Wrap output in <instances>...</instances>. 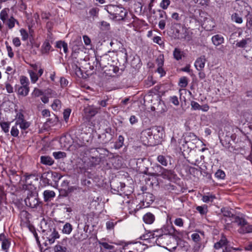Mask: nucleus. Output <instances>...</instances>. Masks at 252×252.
Segmentation results:
<instances>
[{"instance_id":"nucleus-21","label":"nucleus","mask_w":252,"mask_h":252,"mask_svg":"<svg viewBox=\"0 0 252 252\" xmlns=\"http://www.w3.org/2000/svg\"><path fill=\"white\" fill-rule=\"evenodd\" d=\"M154 171L152 172H145V174H148L152 176L159 177L161 173L163 167L158 164H156L153 167Z\"/></svg>"},{"instance_id":"nucleus-30","label":"nucleus","mask_w":252,"mask_h":252,"mask_svg":"<svg viewBox=\"0 0 252 252\" xmlns=\"http://www.w3.org/2000/svg\"><path fill=\"white\" fill-rule=\"evenodd\" d=\"M16 125H19L21 130L27 129L31 126V123L24 120L18 123H15Z\"/></svg>"},{"instance_id":"nucleus-14","label":"nucleus","mask_w":252,"mask_h":252,"mask_svg":"<svg viewBox=\"0 0 252 252\" xmlns=\"http://www.w3.org/2000/svg\"><path fill=\"white\" fill-rule=\"evenodd\" d=\"M122 165V160L119 157H113L109 158V162H106L105 169H109L112 168V166L115 169H119Z\"/></svg>"},{"instance_id":"nucleus-29","label":"nucleus","mask_w":252,"mask_h":252,"mask_svg":"<svg viewBox=\"0 0 252 252\" xmlns=\"http://www.w3.org/2000/svg\"><path fill=\"white\" fill-rule=\"evenodd\" d=\"M43 196L45 201H47L55 197V193L53 190H46L43 192Z\"/></svg>"},{"instance_id":"nucleus-50","label":"nucleus","mask_w":252,"mask_h":252,"mask_svg":"<svg viewBox=\"0 0 252 252\" xmlns=\"http://www.w3.org/2000/svg\"><path fill=\"white\" fill-rule=\"evenodd\" d=\"M79 233H78L77 235H74V238H75V240H76L78 241H79V242L82 241L84 240H85L88 237V235L87 234L84 233L82 232L81 233L80 235H79Z\"/></svg>"},{"instance_id":"nucleus-47","label":"nucleus","mask_w":252,"mask_h":252,"mask_svg":"<svg viewBox=\"0 0 252 252\" xmlns=\"http://www.w3.org/2000/svg\"><path fill=\"white\" fill-rule=\"evenodd\" d=\"M10 134L11 135L14 137H18L19 134V129L17 128V125H16V124L12 126L11 131H10Z\"/></svg>"},{"instance_id":"nucleus-38","label":"nucleus","mask_w":252,"mask_h":252,"mask_svg":"<svg viewBox=\"0 0 252 252\" xmlns=\"http://www.w3.org/2000/svg\"><path fill=\"white\" fill-rule=\"evenodd\" d=\"M196 210L200 214V215H206L208 212V207L206 205L198 206L196 207Z\"/></svg>"},{"instance_id":"nucleus-11","label":"nucleus","mask_w":252,"mask_h":252,"mask_svg":"<svg viewBox=\"0 0 252 252\" xmlns=\"http://www.w3.org/2000/svg\"><path fill=\"white\" fill-rule=\"evenodd\" d=\"M19 216L21 224L28 227L31 230L33 227V226L30 223V220L31 215L28 211L22 210L20 212Z\"/></svg>"},{"instance_id":"nucleus-37","label":"nucleus","mask_w":252,"mask_h":252,"mask_svg":"<svg viewBox=\"0 0 252 252\" xmlns=\"http://www.w3.org/2000/svg\"><path fill=\"white\" fill-rule=\"evenodd\" d=\"M9 11V10L8 8H4L0 11V19L3 21V23L6 22V20L8 18V13Z\"/></svg>"},{"instance_id":"nucleus-36","label":"nucleus","mask_w":252,"mask_h":252,"mask_svg":"<svg viewBox=\"0 0 252 252\" xmlns=\"http://www.w3.org/2000/svg\"><path fill=\"white\" fill-rule=\"evenodd\" d=\"M250 42H251V39L250 38H247L243 39L239 42H237L236 44V45L238 47L245 48L246 47L247 43Z\"/></svg>"},{"instance_id":"nucleus-16","label":"nucleus","mask_w":252,"mask_h":252,"mask_svg":"<svg viewBox=\"0 0 252 252\" xmlns=\"http://www.w3.org/2000/svg\"><path fill=\"white\" fill-rule=\"evenodd\" d=\"M130 23L132 24L133 27L139 30L147 25L144 20L138 19L134 14Z\"/></svg>"},{"instance_id":"nucleus-9","label":"nucleus","mask_w":252,"mask_h":252,"mask_svg":"<svg viewBox=\"0 0 252 252\" xmlns=\"http://www.w3.org/2000/svg\"><path fill=\"white\" fill-rule=\"evenodd\" d=\"M26 205L31 208H40L42 207V202L39 200L37 194L32 193L28 194L25 199Z\"/></svg>"},{"instance_id":"nucleus-8","label":"nucleus","mask_w":252,"mask_h":252,"mask_svg":"<svg viewBox=\"0 0 252 252\" xmlns=\"http://www.w3.org/2000/svg\"><path fill=\"white\" fill-rule=\"evenodd\" d=\"M92 150H94L95 154V157H92L90 158V161L91 165L93 166H95L96 165L99 164L101 162H103L105 158V156H107L108 153V151L103 148H95L92 149Z\"/></svg>"},{"instance_id":"nucleus-26","label":"nucleus","mask_w":252,"mask_h":252,"mask_svg":"<svg viewBox=\"0 0 252 252\" xmlns=\"http://www.w3.org/2000/svg\"><path fill=\"white\" fill-rule=\"evenodd\" d=\"M40 162L46 165L51 166L54 163V159L48 156H42L40 157Z\"/></svg>"},{"instance_id":"nucleus-44","label":"nucleus","mask_w":252,"mask_h":252,"mask_svg":"<svg viewBox=\"0 0 252 252\" xmlns=\"http://www.w3.org/2000/svg\"><path fill=\"white\" fill-rule=\"evenodd\" d=\"M157 160L163 166H167L168 161L166 158L163 155H159L157 157Z\"/></svg>"},{"instance_id":"nucleus-31","label":"nucleus","mask_w":252,"mask_h":252,"mask_svg":"<svg viewBox=\"0 0 252 252\" xmlns=\"http://www.w3.org/2000/svg\"><path fill=\"white\" fill-rule=\"evenodd\" d=\"M173 55L176 60L179 61L184 56V53L180 49L175 48L173 51Z\"/></svg>"},{"instance_id":"nucleus-25","label":"nucleus","mask_w":252,"mask_h":252,"mask_svg":"<svg viewBox=\"0 0 252 252\" xmlns=\"http://www.w3.org/2000/svg\"><path fill=\"white\" fill-rule=\"evenodd\" d=\"M211 40L214 45L218 46L224 42V38L220 34H216L212 37Z\"/></svg>"},{"instance_id":"nucleus-59","label":"nucleus","mask_w":252,"mask_h":252,"mask_svg":"<svg viewBox=\"0 0 252 252\" xmlns=\"http://www.w3.org/2000/svg\"><path fill=\"white\" fill-rule=\"evenodd\" d=\"M9 123L8 122H2L0 124L1 129L5 133H7L9 129Z\"/></svg>"},{"instance_id":"nucleus-5","label":"nucleus","mask_w":252,"mask_h":252,"mask_svg":"<svg viewBox=\"0 0 252 252\" xmlns=\"http://www.w3.org/2000/svg\"><path fill=\"white\" fill-rule=\"evenodd\" d=\"M173 30L175 37L183 41H189L191 39V36L189 30L180 23H174L172 25Z\"/></svg>"},{"instance_id":"nucleus-35","label":"nucleus","mask_w":252,"mask_h":252,"mask_svg":"<svg viewBox=\"0 0 252 252\" xmlns=\"http://www.w3.org/2000/svg\"><path fill=\"white\" fill-rule=\"evenodd\" d=\"M72 225L68 222L65 223L62 229V232L64 234H69L72 230Z\"/></svg>"},{"instance_id":"nucleus-10","label":"nucleus","mask_w":252,"mask_h":252,"mask_svg":"<svg viewBox=\"0 0 252 252\" xmlns=\"http://www.w3.org/2000/svg\"><path fill=\"white\" fill-rule=\"evenodd\" d=\"M111 189L114 194L122 195L125 193V184L119 182L118 180L113 179L110 182Z\"/></svg>"},{"instance_id":"nucleus-51","label":"nucleus","mask_w":252,"mask_h":252,"mask_svg":"<svg viewBox=\"0 0 252 252\" xmlns=\"http://www.w3.org/2000/svg\"><path fill=\"white\" fill-rule=\"evenodd\" d=\"M98 244L103 247V249L108 250H112L114 249V246L113 245H109L106 242H103L98 241Z\"/></svg>"},{"instance_id":"nucleus-19","label":"nucleus","mask_w":252,"mask_h":252,"mask_svg":"<svg viewBox=\"0 0 252 252\" xmlns=\"http://www.w3.org/2000/svg\"><path fill=\"white\" fill-rule=\"evenodd\" d=\"M155 128L153 129V127H152L150 128H147L143 130L142 132V135L146 137L149 142H152V141H151L154 140L153 134V133L157 132Z\"/></svg>"},{"instance_id":"nucleus-4","label":"nucleus","mask_w":252,"mask_h":252,"mask_svg":"<svg viewBox=\"0 0 252 252\" xmlns=\"http://www.w3.org/2000/svg\"><path fill=\"white\" fill-rule=\"evenodd\" d=\"M152 231L155 243L157 245L162 246L165 242L162 241V239H169L170 235L175 233V229L173 226L164 225L160 229H156Z\"/></svg>"},{"instance_id":"nucleus-58","label":"nucleus","mask_w":252,"mask_h":252,"mask_svg":"<svg viewBox=\"0 0 252 252\" xmlns=\"http://www.w3.org/2000/svg\"><path fill=\"white\" fill-rule=\"evenodd\" d=\"M43 94V92L38 89V88H34L32 94V96L33 97H39V96H41V95H42Z\"/></svg>"},{"instance_id":"nucleus-22","label":"nucleus","mask_w":252,"mask_h":252,"mask_svg":"<svg viewBox=\"0 0 252 252\" xmlns=\"http://www.w3.org/2000/svg\"><path fill=\"white\" fill-rule=\"evenodd\" d=\"M143 221L148 224H151L155 220V215L151 212H148L143 215L142 218Z\"/></svg>"},{"instance_id":"nucleus-24","label":"nucleus","mask_w":252,"mask_h":252,"mask_svg":"<svg viewBox=\"0 0 252 252\" xmlns=\"http://www.w3.org/2000/svg\"><path fill=\"white\" fill-rule=\"evenodd\" d=\"M84 112L88 118L94 116L98 112L97 109L92 106H88L85 108Z\"/></svg>"},{"instance_id":"nucleus-49","label":"nucleus","mask_w":252,"mask_h":252,"mask_svg":"<svg viewBox=\"0 0 252 252\" xmlns=\"http://www.w3.org/2000/svg\"><path fill=\"white\" fill-rule=\"evenodd\" d=\"M71 112V110L70 108H66L64 110V111L63 112V117L64 120L66 123H67L68 121V119H69Z\"/></svg>"},{"instance_id":"nucleus-1","label":"nucleus","mask_w":252,"mask_h":252,"mask_svg":"<svg viewBox=\"0 0 252 252\" xmlns=\"http://www.w3.org/2000/svg\"><path fill=\"white\" fill-rule=\"evenodd\" d=\"M221 212L222 214L221 220L224 223L225 229H229L232 223H235L239 227L238 231L240 234L252 233V224H249L245 219L234 215L227 207L221 208Z\"/></svg>"},{"instance_id":"nucleus-34","label":"nucleus","mask_w":252,"mask_h":252,"mask_svg":"<svg viewBox=\"0 0 252 252\" xmlns=\"http://www.w3.org/2000/svg\"><path fill=\"white\" fill-rule=\"evenodd\" d=\"M51 107L53 110L56 111H59L62 107V103L61 100L58 99H54L53 103L51 105Z\"/></svg>"},{"instance_id":"nucleus-32","label":"nucleus","mask_w":252,"mask_h":252,"mask_svg":"<svg viewBox=\"0 0 252 252\" xmlns=\"http://www.w3.org/2000/svg\"><path fill=\"white\" fill-rule=\"evenodd\" d=\"M15 23L19 25L18 21L13 16H11L6 21V25L9 29H11L14 27Z\"/></svg>"},{"instance_id":"nucleus-64","label":"nucleus","mask_w":252,"mask_h":252,"mask_svg":"<svg viewBox=\"0 0 252 252\" xmlns=\"http://www.w3.org/2000/svg\"><path fill=\"white\" fill-rule=\"evenodd\" d=\"M170 4V0H162L160 3V6L163 9H166Z\"/></svg>"},{"instance_id":"nucleus-55","label":"nucleus","mask_w":252,"mask_h":252,"mask_svg":"<svg viewBox=\"0 0 252 252\" xmlns=\"http://www.w3.org/2000/svg\"><path fill=\"white\" fill-rule=\"evenodd\" d=\"M117 222H114L113 220H109L106 223V227L107 230H112L114 228L115 226L117 224Z\"/></svg>"},{"instance_id":"nucleus-33","label":"nucleus","mask_w":252,"mask_h":252,"mask_svg":"<svg viewBox=\"0 0 252 252\" xmlns=\"http://www.w3.org/2000/svg\"><path fill=\"white\" fill-rule=\"evenodd\" d=\"M124 137L123 136L120 135L118 137V140L115 142L114 147L116 149H119L124 145Z\"/></svg>"},{"instance_id":"nucleus-6","label":"nucleus","mask_w":252,"mask_h":252,"mask_svg":"<svg viewBox=\"0 0 252 252\" xmlns=\"http://www.w3.org/2000/svg\"><path fill=\"white\" fill-rule=\"evenodd\" d=\"M48 226V228L43 230V237L47 244L51 245L60 238V235L53 224Z\"/></svg>"},{"instance_id":"nucleus-60","label":"nucleus","mask_w":252,"mask_h":252,"mask_svg":"<svg viewBox=\"0 0 252 252\" xmlns=\"http://www.w3.org/2000/svg\"><path fill=\"white\" fill-rule=\"evenodd\" d=\"M188 79L186 77H183L180 79L179 84L180 87L185 88L188 85Z\"/></svg>"},{"instance_id":"nucleus-45","label":"nucleus","mask_w":252,"mask_h":252,"mask_svg":"<svg viewBox=\"0 0 252 252\" xmlns=\"http://www.w3.org/2000/svg\"><path fill=\"white\" fill-rule=\"evenodd\" d=\"M53 156L56 159H60L65 158L66 154L63 152H55L53 153Z\"/></svg>"},{"instance_id":"nucleus-48","label":"nucleus","mask_w":252,"mask_h":252,"mask_svg":"<svg viewBox=\"0 0 252 252\" xmlns=\"http://www.w3.org/2000/svg\"><path fill=\"white\" fill-rule=\"evenodd\" d=\"M153 42L158 44L161 47L164 46L163 41L162 40L161 37L159 36H154L153 38Z\"/></svg>"},{"instance_id":"nucleus-62","label":"nucleus","mask_w":252,"mask_h":252,"mask_svg":"<svg viewBox=\"0 0 252 252\" xmlns=\"http://www.w3.org/2000/svg\"><path fill=\"white\" fill-rule=\"evenodd\" d=\"M7 174L10 180L12 178H13L16 174H17V171L15 169L10 168L7 171Z\"/></svg>"},{"instance_id":"nucleus-39","label":"nucleus","mask_w":252,"mask_h":252,"mask_svg":"<svg viewBox=\"0 0 252 252\" xmlns=\"http://www.w3.org/2000/svg\"><path fill=\"white\" fill-rule=\"evenodd\" d=\"M215 198H216L215 195L208 194L207 195H203L202 200L204 202L209 203L212 202Z\"/></svg>"},{"instance_id":"nucleus-56","label":"nucleus","mask_w":252,"mask_h":252,"mask_svg":"<svg viewBox=\"0 0 252 252\" xmlns=\"http://www.w3.org/2000/svg\"><path fill=\"white\" fill-rule=\"evenodd\" d=\"M99 9L97 7H94L89 11L90 15L93 17H97L98 15Z\"/></svg>"},{"instance_id":"nucleus-3","label":"nucleus","mask_w":252,"mask_h":252,"mask_svg":"<svg viewBox=\"0 0 252 252\" xmlns=\"http://www.w3.org/2000/svg\"><path fill=\"white\" fill-rule=\"evenodd\" d=\"M92 128L86 124L81 125L75 133V139L73 141L76 148L87 146L92 138Z\"/></svg>"},{"instance_id":"nucleus-57","label":"nucleus","mask_w":252,"mask_h":252,"mask_svg":"<svg viewBox=\"0 0 252 252\" xmlns=\"http://www.w3.org/2000/svg\"><path fill=\"white\" fill-rule=\"evenodd\" d=\"M5 44L6 45V50L8 53V56L9 58H12L14 57V53L13 52L11 47L9 45L7 41H5Z\"/></svg>"},{"instance_id":"nucleus-42","label":"nucleus","mask_w":252,"mask_h":252,"mask_svg":"<svg viewBox=\"0 0 252 252\" xmlns=\"http://www.w3.org/2000/svg\"><path fill=\"white\" fill-rule=\"evenodd\" d=\"M231 19L233 21L238 24H241L243 22L242 17L237 13H234L232 15Z\"/></svg>"},{"instance_id":"nucleus-40","label":"nucleus","mask_w":252,"mask_h":252,"mask_svg":"<svg viewBox=\"0 0 252 252\" xmlns=\"http://www.w3.org/2000/svg\"><path fill=\"white\" fill-rule=\"evenodd\" d=\"M29 75L30 76L31 82L33 84L35 83L38 80V78H39L37 73H36L32 70H29Z\"/></svg>"},{"instance_id":"nucleus-28","label":"nucleus","mask_w":252,"mask_h":252,"mask_svg":"<svg viewBox=\"0 0 252 252\" xmlns=\"http://www.w3.org/2000/svg\"><path fill=\"white\" fill-rule=\"evenodd\" d=\"M173 175V171L171 170H168L163 168L161 173L159 177L163 178L164 179H170Z\"/></svg>"},{"instance_id":"nucleus-54","label":"nucleus","mask_w":252,"mask_h":252,"mask_svg":"<svg viewBox=\"0 0 252 252\" xmlns=\"http://www.w3.org/2000/svg\"><path fill=\"white\" fill-rule=\"evenodd\" d=\"M192 241L196 244H199L201 241V237L197 233H194L191 235Z\"/></svg>"},{"instance_id":"nucleus-18","label":"nucleus","mask_w":252,"mask_h":252,"mask_svg":"<svg viewBox=\"0 0 252 252\" xmlns=\"http://www.w3.org/2000/svg\"><path fill=\"white\" fill-rule=\"evenodd\" d=\"M15 90L17 91V94L22 96H26L30 92V87L15 86Z\"/></svg>"},{"instance_id":"nucleus-2","label":"nucleus","mask_w":252,"mask_h":252,"mask_svg":"<svg viewBox=\"0 0 252 252\" xmlns=\"http://www.w3.org/2000/svg\"><path fill=\"white\" fill-rule=\"evenodd\" d=\"M104 9L109 13V17L115 21L130 22L133 17L132 12H128L126 9L122 6L108 4L104 6Z\"/></svg>"},{"instance_id":"nucleus-17","label":"nucleus","mask_w":252,"mask_h":252,"mask_svg":"<svg viewBox=\"0 0 252 252\" xmlns=\"http://www.w3.org/2000/svg\"><path fill=\"white\" fill-rule=\"evenodd\" d=\"M206 61L205 56L204 55L198 58L194 63V66L196 69L198 71L202 70L205 66Z\"/></svg>"},{"instance_id":"nucleus-46","label":"nucleus","mask_w":252,"mask_h":252,"mask_svg":"<svg viewBox=\"0 0 252 252\" xmlns=\"http://www.w3.org/2000/svg\"><path fill=\"white\" fill-rule=\"evenodd\" d=\"M145 202H147V204L152 203L155 200L154 196L150 193H148L145 195Z\"/></svg>"},{"instance_id":"nucleus-61","label":"nucleus","mask_w":252,"mask_h":252,"mask_svg":"<svg viewBox=\"0 0 252 252\" xmlns=\"http://www.w3.org/2000/svg\"><path fill=\"white\" fill-rule=\"evenodd\" d=\"M20 32L21 33V35L22 36V39L23 41L27 40L29 38V34L27 31L24 29H21L20 30Z\"/></svg>"},{"instance_id":"nucleus-23","label":"nucleus","mask_w":252,"mask_h":252,"mask_svg":"<svg viewBox=\"0 0 252 252\" xmlns=\"http://www.w3.org/2000/svg\"><path fill=\"white\" fill-rule=\"evenodd\" d=\"M140 238L149 243L155 244V240L154 239L152 231H149L146 233L140 236Z\"/></svg>"},{"instance_id":"nucleus-7","label":"nucleus","mask_w":252,"mask_h":252,"mask_svg":"<svg viewBox=\"0 0 252 252\" xmlns=\"http://www.w3.org/2000/svg\"><path fill=\"white\" fill-rule=\"evenodd\" d=\"M111 59L109 55L104 54L100 57H95V61L93 62L92 67L95 70L101 69L103 70L104 68L110 65L111 66Z\"/></svg>"},{"instance_id":"nucleus-43","label":"nucleus","mask_w":252,"mask_h":252,"mask_svg":"<svg viewBox=\"0 0 252 252\" xmlns=\"http://www.w3.org/2000/svg\"><path fill=\"white\" fill-rule=\"evenodd\" d=\"M164 56L162 54L159 55L156 60V63L158 67H163L164 65Z\"/></svg>"},{"instance_id":"nucleus-53","label":"nucleus","mask_w":252,"mask_h":252,"mask_svg":"<svg viewBox=\"0 0 252 252\" xmlns=\"http://www.w3.org/2000/svg\"><path fill=\"white\" fill-rule=\"evenodd\" d=\"M215 176L218 179H224L225 173L223 171L219 169L216 172Z\"/></svg>"},{"instance_id":"nucleus-15","label":"nucleus","mask_w":252,"mask_h":252,"mask_svg":"<svg viewBox=\"0 0 252 252\" xmlns=\"http://www.w3.org/2000/svg\"><path fill=\"white\" fill-rule=\"evenodd\" d=\"M98 138L101 139V143L103 144H107L110 142L113 138V135L111 134V128H108L105 130V132L101 134H99Z\"/></svg>"},{"instance_id":"nucleus-20","label":"nucleus","mask_w":252,"mask_h":252,"mask_svg":"<svg viewBox=\"0 0 252 252\" xmlns=\"http://www.w3.org/2000/svg\"><path fill=\"white\" fill-rule=\"evenodd\" d=\"M228 241L226 237L222 234L221 236L220 239L216 243H215L214 247L216 250H219L220 248H223L225 246L227 245Z\"/></svg>"},{"instance_id":"nucleus-52","label":"nucleus","mask_w":252,"mask_h":252,"mask_svg":"<svg viewBox=\"0 0 252 252\" xmlns=\"http://www.w3.org/2000/svg\"><path fill=\"white\" fill-rule=\"evenodd\" d=\"M67 248L66 247L62 246L60 245H56L54 248V250L55 252H66Z\"/></svg>"},{"instance_id":"nucleus-41","label":"nucleus","mask_w":252,"mask_h":252,"mask_svg":"<svg viewBox=\"0 0 252 252\" xmlns=\"http://www.w3.org/2000/svg\"><path fill=\"white\" fill-rule=\"evenodd\" d=\"M21 86L29 87L30 82L28 78L25 76H21L20 78Z\"/></svg>"},{"instance_id":"nucleus-13","label":"nucleus","mask_w":252,"mask_h":252,"mask_svg":"<svg viewBox=\"0 0 252 252\" xmlns=\"http://www.w3.org/2000/svg\"><path fill=\"white\" fill-rule=\"evenodd\" d=\"M153 129L156 130L155 133H153V139L155 140L154 144H157L160 142L164 136V130L163 127L161 126H152Z\"/></svg>"},{"instance_id":"nucleus-12","label":"nucleus","mask_w":252,"mask_h":252,"mask_svg":"<svg viewBox=\"0 0 252 252\" xmlns=\"http://www.w3.org/2000/svg\"><path fill=\"white\" fill-rule=\"evenodd\" d=\"M0 242L1 243V250L4 252H9L11 244V239L2 233L0 234Z\"/></svg>"},{"instance_id":"nucleus-27","label":"nucleus","mask_w":252,"mask_h":252,"mask_svg":"<svg viewBox=\"0 0 252 252\" xmlns=\"http://www.w3.org/2000/svg\"><path fill=\"white\" fill-rule=\"evenodd\" d=\"M52 46L50 45L49 40L48 39H46L44 43H43L41 46V52L42 54H48Z\"/></svg>"},{"instance_id":"nucleus-63","label":"nucleus","mask_w":252,"mask_h":252,"mask_svg":"<svg viewBox=\"0 0 252 252\" xmlns=\"http://www.w3.org/2000/svg\"><path fill=\"white\" fill-rule=\"evenodd\" d=\"M58 118L57 116L54 115V118H51L48 119L47 121V123H48L49 125H50L51 126H53L57 124V123L58 122Z\"/></svg>"}]
</instances>
